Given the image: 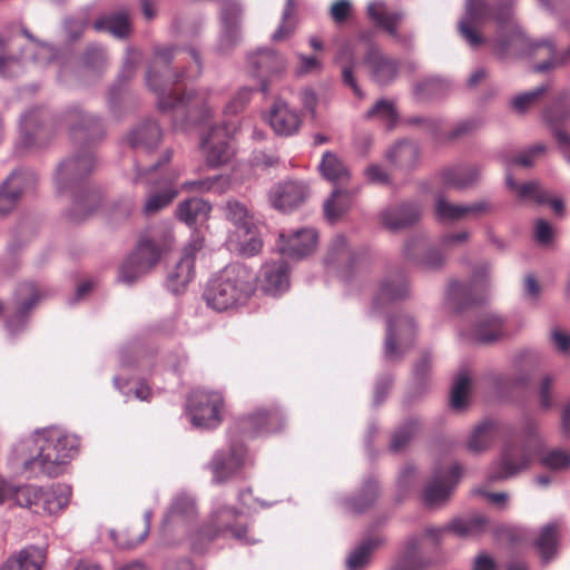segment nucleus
Here are the masks:
<instances>
[{"label": "nucleus", "mask_w": 570, "mask_h": 570, "mask_svg": "<svg viewBox=\"0 0 570 570\" xmlns=\"http://www.w3.org/2000/svg\"><path fill=\"white\" fill-rule=\"evenodd\" d=\"M70 126V135L75 141L83 142L80 154L62 161L56 173L55 181L59 193L70 190L75 194L70 212L72 222H81L89 217L100 204V194L96 190H82L81 183L96 167L91 146L102 138L104 128L95 117H86L75 108L66 115Z\"/></svg>", "instance_id": "nucleus-1"}, {"label": "nucleus", "mask_w": 570, "mask_h": 570, "mask_svg": "<svg viewBox=\"0 0 570 570\" xmlns=\"http://www.w3.org/2000/svg\"><path fill=\"white\" fill-rule=\"evenodd\" d=\"M179 51L177 47H164L156 50L151 68L147 73V85L156 92L158 108L163 112H184L191 122H205L213 116L209 105L210 92L199 90L197 92L180 94L177 85L184 79H195L202 72L200 58L195 49H190L196 68L190 75L170 73L167 67L170 60Z\"/></svg>", "instance_id": "nucleus-2"}, {"label": "nucleus", "mask_w": 570, "mask_h": 570, "mask_svg": "<svg viewBox=\"0 0 570 570\" xmlns=\"http://www.w3.org/2000/svg\"><path fill=\"white\" fill-rule=\"evenodd\" d=\"M283 417L276 407L258 409L249 415L239 419L229 430L230 444L226 450H217L208 469L213 474V482L226 483L236 476L248 461L246 446L238 442L239 436L255 438L263 433L281 430Z\"/></svg>", "instance_id": "nucleus-3"}, {"label": "nucleus", "mask_w": 570, "mask_h": 570, "mask_svg": "<svg viewBox=\"0 0 570 570\" xmlns=\"http://www.w3.org/2000/svg\"><path fill=\"white\" fill-rule=\"evenodd\" d=\"M256 291V274L244 264L227 265L204 292L208 307L226 312L244 306Z\"/></svg>", "instance_id": "nucleus-4"}, {"label": "nucleus", "mask_w": 570, "mask_h": 570, "mask_svg": "<svg viewBox=\"0 0 570 570\" xmlns=\"http://www.w3.org/2000/svg\"><path fill=\"white\" fill-rule=\"evenodd\" d=\"M174 245L175 236L169 226L161 224L149 228L139 237L135 250L121 265L119 279L132 284L156 266Z\"/></svg>", "instance_id": "nucleus-5"}, {"label": "nucleus", "mask_w": 570, "mask_h": 570, "mask_svg": "<svg viewBox=\"0 0 570 570\" xmlns=\"http://www.w3.org/2000/svg\"><path fill=\"white\" fill-rule=\"evenodd\" d=\"M39 454L24 462V471L30 476L38 478L47 475L50 478L62 473L67 465L79 450V439L72 434H66L58 430L47 431L37 441Z\"/></svg>", "instance_id": "nucleus-6"}, {"label": "nucleus", "mask_w": 570, "mask_h": 570, "mask_svg": "<svg viewBox=\"0 0 570 570\" xmlns=\"http://www.w3.org/2000/svg\"><path fill=\"white\" fill-rule=\"evenodd\" d=\"M522 443H507L500 458L494 461L487 474L489 484L510 479L529 468L534 454L541 449L542 442L533 424L525 430Z\"/></svg>", "instance_id": "nucleus-7"}, {"label": "nucleus", "mask_w": 570, "mask_h": 570, "mask_svg": "<svg viewBox=\"0 0 570 570\" xmlns=\"http://www.w3.org/2000/svg\"><path fill=\"white\" fill-rule=\"evenodd\" d=\"M171 159V153L166 151L161 160L154 164L148 168L137 166L136 181L146 177L148 184L154 185L157 190L149 193L146 198L142 212L146 215H154L165 207L169 206L178 196V189L175 184L178 180L180 173L178 169L167 168Z\"/></svg>", "instance_id": "nucleus-8"}, {"label": "nucleus", "mask_w": 570, "mask_h": 570, "mask_svg": "<svg viewBox=\"0 0 570 570\" xmlns=\"http://www.w3.org/2000/svg\"><path fill=\"white\" fill-rule=\"evenodd\" d=\"M217 538H232L243 543L254 542L249 537L246 517L240 510L229 505H222L213 511L209 520L198 532L193 549L203 552V542L209 543Z\"/></svg>", "instance_id": "nucleus-9"}, {"label": "nucleus", "mask_w": 570, "mask_h": 570, "mask_svg": "<svg viewBox=\"0 0 570 570\" xmlns=\"http://www.w3.org/2000/svg\"><path fill=\"white\" fill-rule=\"evenodd\" d=\"M512 2H500L491 8L487 0H465V13L459 22V32L462 38L473 48L483 43V37L476 28L489 19L495 20L503 26L512 19Z\"/></svg>", "instance_id": "nucleus-10"}, {"label": "nucleus", "mask_w": 570, "mask_h": 570, "mask_svg": "<svg viewBox=\"0 0 570 570\" xmlns=\"http://www.w3.org/2000/svg\"><path fill=\"white\" fill-rule=\"evenodd\" d=\"M71 498V488L67 484H56L45 491L31 484L13 487L11 499L16 504L28 508L35 513L53 514L68 505Z\"/></svg>", "instance_id": "nucleus-11"}, {"label": "nucleus", "mask_w": 570, "mask_h": 570, "mask_svg": "<svg viewBox=\"0 0 570 570\" xmlns=\"http://www.w3.org/2000/svg\"><path fill=\"white\" fill-rule=\"evenodd\" d=\"M223 409V396L218 392L195 391L188 399L191 423L198 428H216L222 422Z\"/></svg>", "instance_id": "nucleus-12"}, {"label": "nucleus", "mask_w": 570, "mask_h": 570, "mask_svg": "<svg viewBox=\"0 0 570 570\" xmlns=\"http://www.w3.org/2000/svg\"><path fill=\"white\" fill-rule=\"evenodd\" d=\"M357 41L364 42L366 46L363 60L370 70L372 80L381 86L393 82L399 75L400 61L385 55L372 41V32L361 33Z\"/></svg>", "instance_id": "nucleus-13"}, {"label": "nucleus", "mask_w": 570, "mask_h": 570, "mask_svg": "<svg viewBox=\"0 0 570 570\" xmlns=\"http://www.w3.org/2000/svg\"><path fill=\"white\" fill-rule=\"evenodd\" d=\"M309 197L308 185L298 179L279 181L267 194L269 205L282 213H291L301 207Z\"/></svg>", "instance_id": "nucleus-14"}, {"label": "nucleus", "mask_w": 570, "mask_h": 570, "mask_svg": "<svg viewBox=\"0 0 570 570\" xmlns=\"http://www.w3.org/2000/svg\"><path fill=\"white\" fill-rule=\"evenodd\" d=\"M235 130V127L228 125L222 128L213 127L207 136L203 138L200 146L209 167L218 168L232 159L234 149L230 146L229 138Z\"/></svg>", "instance_id": "nucleus-15"}, {"label": "nucleus", "mask_w": 570, "mask_h": 570, "mask_svg": "<svg viewBox=\"0 0 570 570\" xmlns=\"http://www.w3.org/2000/svg\"><path fill=\"white\" fill-rule=\"evenodd\" d=\"M204 246V239L198 234H194L188 244L183 248L181 256L175 267L169 272L168 283L173 291L186 286L195 276L194 263L198 252Z\"/></svg>", "instance_id": "nucleus-16"}, {"label": "nucleus", "mask_w": 570, "mask_h": 570, "mask_svg": "<svg viewBox=\"0 0 570 570\" xmlns=\"http://www.w3.org/2000/svg\"><path fill=\"white\" fill-rule=\"evenodd\" d=\"M463 474L460 464H454L449 471L436 470L433 480L425 487L423 499L428 505H436L445 502L451 495Z\"/></svg>", "instance_id": "nucleus-17"}, {"label": "nucleus", "mask_w": 570, "mask_h": 570, "mask_svg": "<svg viewBox=\"0 0 570 570\" xmlns=\"http://www.w3.org/2000/svg\"><path fill=\"white\" fill-rule=\"evenodd\" d=\"M268 295L277 296L289 288V266L283 258L263 264L256 284Z\"/></svg>", "instance_id": "nucleus-18"}, {"label": "nucleus", "mask_w": 570, "mask_h": 570, "mask_svg": "<svg viewBox=\"0 0 570 570\" xmlns=\"http://www.w3.org/2000/svg\"><path fill=\"white\" fill-rule=\"evenodd\" d=\"M36 181L31 171H13L0 187V214L10 213L18 204L21 195Z\"/></svg>", "instance_id": "nucleus-19"}, {"label": "nucleus", "mask_w": 570, "mask_h": 570, "mask_svg": "<svg viewBox=\"0 0 570 570\" xmlns=\"http://www.w3.org/2000/svg\"><path fill=\"white\" fill-rule=\"evenodd\" d=\"M266 119L276 135L285 137L295 135L302 125L299 114L281 99L273 102Z\"/></svg>", "instance_id": "nucleus-20"}, {"label": "nucleus", "mask_w": 570, "mask_h": 570, "mask_svg": "<svg viewBox=\"0 0 570 570\" xmlns=\"http://www.w3.org/2000/svg\"><path fill=\"white\" fill-rule=\"evenodd\" d=\"M488 520L482 514L455 519L445 528H426L424 537L439 544L445 532L451 531L459 537L476 535L484 531Z\"/></svg>", "instance_id": "nucleus-21"}, {"label": "nucleus", "mask_w": 570, "mask_h": 570, "mask_svg": "<svg viewBox=\"0 0 570 570\" xmlns=\"http://www.w3.org/2000/svg\"><path fill=\"white\" fill-rule=\"evenodd\" d=\"M281 253L291 258H303L314 252L317 243V233L313 228H302L286 236L279 235Z\"/></svg>", "instance_id": "nucleus-22"}, {"label": "nucleus", "mask_w": 570, "mask_h": 570, "mask_svg": "<svg viewBox=\"0 0 570 570\" xmlns=\"http://www.w3.org/2000/svg\"><path fill=\"white\" fill-rule=\"evenodd\" d=\"M415 333V324L412 317L402 315L393 318L389 323L387 336L385 341V353L390 358H396L401 355L399 347L403 342L411 341Z\"/></svg>", "instance_id": "nucleus-23"}, {"label": "nucleus", "mask_w": 570, "mask_h": 570, "mask_svg": "<svg viewBox=\"0 0 570 570\" xmlns=\"http://www.w3.org/2000/svg\"><path fill=\"white\" fill-rule=\"evenodd\" d=\"M491 206L487 202H478L471 205H454L440 197L435 204V214L441 222H456L464 217H479L488 214Z\"/></svg>", "instance_id": "nucleus-24"}, {"label": "nucleus", "mask_w": 570, "mask_h": 570, "mask_svg": "<svg viewBox=\"0 0 570 570\" xmlns=\"http://www.w3.org/2000/svg\"><path fill=\"white\" fill-rule=\"evenodd\" d=\"M247 61L256 77H271L285 69L284 57L272 49H259L249 55Z\"/></svg>", "instance_id": "nucleus-25"}, {"label": "nucleus", "mask_w": 570, "mask_h": 570, "mask_svg": "<svg viewBox=\"0 0 570 570\" xmlns=\"http://www.w3.org/2000/svg\"><path fill=\"white\" fill-rule=\"evenodd\" d=\"M420 544V538L417 535L409 537L389 570H423L428 568L431 562L422 557Z\"/></svg>", "instance_id": "nucleus-26"}, {"label": "nucleus", "mask_w": 570, "mask_h": 570, "mask_svg": "<svg viewBox=\"0 0 570 570\" xmlns=\"http://www.w3.org/2000/svg\"><path fill=\"white\" fill-rule=\"evenodd\" d=\"M487 279L488 267L482 266L474 272L470 284L452 282L449 286V295L456 303L458 308H463L471 303L478 302L476 298L471 297V293L474 288H483L487 285Z\"/></svg>", "instance_id": "nucleus-27"}, {"label": "nucleus", "mask_w": 570, "mask_h": 570, "mask_svg": "<svg viewBox=\"0 0 570 570\" xmlns=\"http://www.w3.org/2000/svg\"><path fill=\"white\" fill-rule=\"evenodd\" d=\"M406 258L414 261L424 268L435 269L442 266L444 256L436 248H428L422 238H412L404 247Z\"/></svg>", "instance_id": "nucleus-28"}, {"label": "nucleus", "mask_w": 570, "mask_h": 570, "mask_svg": "<svg viewBox=\"0 0 570 570\" xmlns=\"http://www.w3.org/2000/svg\"><path fill=\"white\" fill-rule=\"evenodd\" d=\"M420 209L414 204H402L386 208L381 213L383 225L390 230H399L416 223L420 218Z\"/></svg>", "instance_id": "nucleus-29"}, {"label": "nucleus", "mask_w": 570, "mask_h": 570, "mask_svg": "<svg viewBox=\"0 0 570 570\" xmlns=\"http://www.w3.org/2000/svg\"><path fill=\"white\" fill-rule=\"evenodd\" d=\"M336 61L341 66L342 81L350 87L357 98H363V92L355 79L356 61V43L347 42L343 45L336 56Z\"/></svg>", "instance_id": "nucleus-30"}, {"label": "nucleus", "mask_w": 570, "mask_h": 570, "mask_svg": "<svg viewBox=\"0 0 570 570\" xmlns=\"http://www.w3.org/2000/svg\"><path fill=\"white\" fill-rule=\"evenodd\" d=\"M546 121L551 128L558 144L564 149L566 158L570 163V115L561 106H554L546 112Z\"/></svg>", "instance_id": "nucleus-31"}, {"label": "nucleus", "mask_w": 570, "mask_h": 570, "mask_svg": "<svg viewBox=\"0 0 570 570\" xmlns=\"http://www.w3.org/2000/svg\"><path fill=\"white\" fill-rule=\"evenodd\" d=\"M507 185L514 190L521 198L534 199L538 204L549 203L553 212L561 215L563 212V203L560 199H550L549 194L542 190L535 181H529L518 185L510 174L507 175Z\"/></svg>", "instance_id": "nucleus-32"}, {"label": "nucleus", "mask_w": 570, "mask_h": 570, "mask_svg": "<svg viewBox=\"0 0 570 570\" xmlns=\"http://www.w3.org/2000/svg\"><path fill=\"white\" fill-rule=\"evenodd\" d=\"M41 110H30L22 116L21 135L26 147L42 146L47 137L46 128L41 122Z\"/></svg>", "instance_id": "nucleus-33"}, {"label": "nucleus", "mask_w": 570, "mask_h": 570, "mask_svg": "<svg viewBox=\"0 0 570 570\" xmlns=\"http://www.w3.org/2000/svg\"><path fill=\"white\" fill-rule=\"evenodd\" d=\"M500 434L501 428L497 422L491 420L483 421L472 431L468 441V449L474 453L483 452L492 445Z\"/></svg>", "instance_id": "nucleus-34"}, {"label": "nucleus", "mask_w": 570, "mask_h": 570, "mask_svg": "<svg viewBox=\"0 0 570 570\" xmlns=\"http://www.w3.org/2000/svg\"><path fill=\"white\" fill-rule=\"evenodd\" d=\"M385 540L381 535H370L350 553L346 566L348 570H360L366 567L373 552L384 544Z\"/></svg>", "instance_id": "nucleus-35"}, {"label": "nucleus", "mask_w": 570, "mask_h": 570, "mask_svg": "<svg viewBox=\"0 0 570 570\" xmlns=\"http://www.w3.org/2000/svg\"><path fill=\"white\" fill-rule=\"evenodd\" d=\"M212 210L208 202L191 197L181 203L177 207V217L188 226L195 225L197 222L206 220Z\"/></svg>", "instance_id": "nucleus-36"}, {"label": "nucleus", "mask_w": 570, "mask_h": 570, "mask_svg": "<svg viewBox=\"0 0 570 570\" xmlns=\"http://www.w3.org/2000/svg\"><path fill=\"white\" fill-rule=\"evenodd\" d=\"M368 17L391 37L399 38L397 26L402 21V13L390 11L382 2H372L367 6Z\"/></svg>", "instance_id": "nucleus-37"}, {"label": "nucleus", "mask_w": 570, "mask_h": 570, "mask_svg": "<svg viewBox=\"0 0 570 570\" xmlns=\"http://www.w3.org/2000/svg\"><path fill=\"white\" fill-rule=\"evenodd\" d=\"M160 138L161 129L159 125L153 120H146L130 132L128 142L134 148L153 149L157 147Z\"/></svg>", "instance_id": "nucleus-38"}, {"label": "nucleus", "mask_w": 570, "mask_h": 570, "mask_svg": "<svg viewBox=\"0 0 570 570\" xmlns=\"http://www.w3.org/2000/svg\"><path fill=\"white\" fill-rule=\"evenodd\" d=\"M45 554L41 549L28 547L10 558L0 570H41Z\"/></svg>", "instance_id": "nucleus-39"}, {"label": "nucleus", "mask_w": 570, "mask_h": 570, "mask_svg": "<svg viewBox=\"0 0 570 570\" xmlns=\"http://www.w3.org/2000/svg\"><path fill=\"white\" fill-rule=\"evenodd\" d=\"M321 175L334 185H344L350 180V170L332 151L324 153L318 166Z\"/></svg>", "instance_id": "nucleus-40"}, {"label": "nucleus", "mask_w": 570, "mask_h": 570, "mask_svg": "<svg viewBox=\"0 0 570 570\" xmlns=\"http://www.w3.org/2000/svg\"><path fill=\"white\" fill-rule=\"evenodd\" d=\"M230 180L227 176L217 175L202 179L187 180L181 185V190L189 193H216L224 194L229 189Z\"/></svg>", "instance_id": "nucleus-41"}, {"label": "nucleus", "mask_w": 570, "mask_h": 570, "mask_svg": "<svg viewBox=\"0 0 570 570\" xmlns=\"http://www.w3.org/2000/svg\"><path fill=\"white\" fill-rule=\"evenodd\" d=\"M386 157L392 165L410 169L419 159V148L414 142L401 141L387 151Z\"/></svg>", "instance_id": "nucleus-42"}, {"label": "nucleus", "mask_w": 570, "mask_h": 570, "mask_svg": "<svg viewBox=\"0 0 570 570\" xmlns=\"http://www.w3.org/2000/svg\"><path fill=\"white\" fill-rule=\"evenodd\" d=\"M479 178V171L474 167L446 168L442 171V181L453 188H466Z\"/></svg>", "instance_id": "nucleus-43"}, {"label": "nucleus", "mask_w": 570, "mask_h": 570, "mask_svg": "<svg viewBox=\"0 0 570 570\" xmlns=\"http://www.w3.org/2000/svg\"><path fill=\"white\" fill-rule=\"evenodd\" d=\"M226 218L232 222L239 229H243L245 234H249L250 229H253V216L250 215L247 207L238 202L237 199L227 200L224 207Z\"/></svg>", "instance_id": "nucleus-44"}, {"label": "nucleus", "mask_w": 570, "mask_h": 570, "mask_svg": "<svg viewBox=\"0 0 570 570\" xmlns=\"http://www.w3.org/2000/svg\"><path fill=\"white\" fill-rule=\"evenodd\" d=\"M98 31H109L116 37L125 38L130 32V22L128 12L119 11L109 17L97 20L94 24Z\"/></svg>", "instance_id": "nucleus-45"}, {"label": "nucleus", "mask_w": 570, "mask_h": 570, "mask_svg": "<svg viewBox=\"0 0 570 570\" xmlns=\"http://www.w3.org/2000/svg\"><path fill=\"white\" fill-rule=\"evenodd\" d=\"M407 294V284L404 278L384 281L374 298V304L380 306L385 302H391L405 297Z\"/></svg>", "instance_id": "nucleus-46"}, {"label": "nucleus", "mask_w": 570, "mask_h": 570, "mask_svg": "<svg viewBox=\"0 0 570 570\" xmlns=\"http://www.w3.org/2000/svg\"><path fill=\"white\" fill-rule=\"evenodd\" d=\"M473 338L480 343H491L502 335V322L495 316L483 317L473 331Z\"/></svg>", "instance_id": "nucleus-47"}, {"label": "nucleus", "mask_w": 570, "mask_h": 570, "mask_svg": "<svg viewBox=\"0 0 570 570\" xmlns=\"http://www.w3.org/2000/svg\"><path fill=\"white\" fill-rule=\"evenodd\" d=\"M558 534L557 524H547L542 528L538 539L535 540L534 546L544 561H549L556 553Z\"/></svg>", "instance_id": "nucleus-48"}, {"label": "nucleus", "mask_w": 570, "mask_h": 570, "mask_svg": "<svg viewBox=\"0 0 570 570\" xmlns=\"http://www.w3.org/2000/svg\"><path fill=\"white\" fill-rule=\"evenodd\" d=\"M351 202L352 199L350 194L335 189L332 193V197L324 205V212L327 219L334 222L341 217V215L351 206Z\"/></svg>", "instance_id": "nucleus-49"}, {"label": "nucleus", "mask_w": 570, "mask_h": 570, "mask_svg": "<svg viewBox=\"0 0 570 570\" xmlns=\"http://www.w3.org/2000/svg\"><path fill=\"white\" fill-rule=\"evenodd\" d=\"M242 14V7L236 0H224L220 19L228 37H233Z\"/></svg>", "instance_id": "nucleus-50"}, {"label": "nucleus", "mask_w": 570, "mask_h": 570, "mask_svg": "<svg viewBox=\"0 0 570 570\" xmlns=\"http://www.w3.org/2000/svg\"><path fill=\"white\" fill-rule=\"evenodd\" d=\"M150 530V514L146 513L140 522L130 524L126 530L127 539L122 543L127 548H135L145 541Z\"/></svg>", "instance_id": "nucleus-51"}, {"label": "nucleus", "mask_w": 570, "mask_h": 570, "mask_svg": "<svg viewBox=\"0 0 570 570\" xmlns=\"http://www.w3.org/2000/svg\"><path fill=\"white\" fill-rule=\"evenodd\" d=\"M196 513V503L188 497H177L167 515L168 522H174L178 519H188Z\"/></svg>", "instance_id": "nucleus-52"}, {"label": "nucleus", "mask_w": 570, "mask_h": 570, "mask_svg": "<svg viewBox=\"0 0 570 570\" xmlns=\"http://www.w3.org/2000/svg\"><path fill=\"white\" fill-rule=\"evenodd\" d=\"M471 380L465 373H461L454 381L451 393V406L454 410H462L466 404Z\"/></svg>", "instance_id": "nucleus-53"}, {"label": "nucleus", "mask_w": 570, "mask_h": 570, "mask_svg": "<svg viewBox=\"0 0 570 570\" xmlns=\"http://www.w3.org/2000/svg\"><path fill=\"white\" fill-rule=\"evenodd\" d=\"M26 293L30 294V297L22 303L19 309V314L17 316L18 323L17 325L13 323V320L7 321V327L11 333H16L23 324V316L37 304L40 299V295L33 285H26L22 287Z\"/></svg>", "instance_id": "nucleus-54"}, {"label": "nucleus", "mask_w": 570, "mask_h": 570, "mask_svg": "<svg viewBox=\"0 0 570 570\" xmlns=\"http://www.w3.org/2000/svg\"><path fill=\"white\" fill-rule=\"evenodd\" d=\"M367 118H380L389 124V126H393L397 120V112L394 107V104L386 99L379 100L367 112Z\"/></svg>", "instance_id": "nucleus-55"}, {"label": "nucleus", "mask_w": 570, "mask_h": 570, "mask_svg": "<svg viewBox=\"0 0 570 570\" xmlns=\"http://www.w3.org/2000/svg\"><path fill=\"white\" fill-rule=\"evenodd\" d=\"M419 422L410 420L403 428L395 431L391 441V450L399 452L410 442L412 436L419 431Z\"/></svg>", "instance_id": "nucleus-56"}, {"label": "nucleus", "mask_w": 570, "mask_h": 570, "mask_svg": "<svg viewBox=\"0 0 570 570\" xmlns=\"http://www.w3.org/2000/svg\"><path fill=\"white\" fill-rule=\"evenodd\" d=\"M548 90L547 86H540L531 91L521 94L512 100V108L518 112H525L528 109L538 104L541 96Z\"/></svg>", "instance_id": "nucleus-57"}, {"label": "nucleus", "mask_w": 570, "mask_h": 570, "mask_svg": "<svg viewBox=\"0 0 570 570\" xmlns=\"http://www.w3.org/2000/svg\"><path fill=\"white\" fill-rule=\"evenodd\" d=\"M252 97L253 90L250 88H240L238 92L225 106L224 115L230 116L242 112L252 100Z\"/></svg>", "instance_id": "nucleus-58"}, {"label": "nucleus", "mask_w": 570, "mask_h": 570, "mask_svg": "<svg viewBox=\"0 0 570 570\" xmlns=\"http://www.w3.org/2000/svg\"><path fill=\"white\" fill-rule=\"evenodd\" d=\"M292 1L293 0H287V7L285 8V10L283 12L282 22L272 36L273 41H276V42L284 41L287 38H289V36L294 31V23L291 21Z\"/></svg>", "instance_id": "nucleus-59"}, {"label": "nucleus", "mask_w": 570, "mask_h": 570, "mask_svg": "<svg viewBox=\"0 0 570 570\" xmlns=\"http://www.w3.org/2000/svg\"><path fill=\"white\" fill-rule=\"evenodd\" d=\"M542 463L552 470L564 469L570 465V454L566 451L554 450L542 458Z\"/></svg>", "instance_id": "nucleus-60"}, {"label": "nucleus", "mask_w": 570, "mask_h": 570, "mask_svg": "<svg viewBox=\"0 0 570 570\" xmlns=\"http://www.w3.org/2000/svg\"><path fill=\"white\" fill-rule=\"evenodd\" d=\"M247 235L249 236L248 239L239 244L238 250L240 255L252 257L262 250L263 242L255 235L253 229H250V233Z\"/></svg>", "instance_id": "nucleus-61"}, {"label": "nucleus", "mask_w": 570, "mask_h": 570, "mask_svg": "<svg viewBox=\"0 0 570 570\" xmlns=\"http://www.w3.org/2000/svg\"><path fill=\"white\" fill-rule=\"evenodd\" d=\"M352 4L348 0H337L331 7V17L336 23H343L351 14Z\"/></svg>", "instance_id": "nucleus-62"}, {"label": "nucleus", "mask_w": 570, "mask_h": 570, "mask_svg": "<svg viewBox=\"0 0 570 570\" xmlns=\"http://www.w3.org/2000/svg\"><path fill=\"white\" fill-rule=\"evenodd\" d=\"M365 175L372 184L386 185L390 181L389 174L376 164L370 165L365 170Z\"/></svg>", "instance_id": "nucleus-63"}, {"label": "nucleus", "mask_w": 570, "mask_h": 570, "mask_svg": "<svg viewBox=\"0 0 570 570\" xmlns=\"http://www.w3.org/2000/svg\"><path fill=\"white\" fill-rule=\"evenodd\" d=\"M535 239L542 244H548L553 236L552 226L544 219H538L534 227Z\"/></svg>", "instance_id": "nucleus-64"}]
</instances>
